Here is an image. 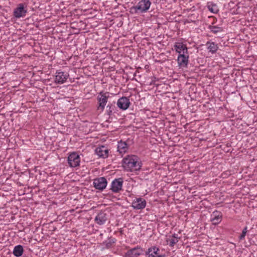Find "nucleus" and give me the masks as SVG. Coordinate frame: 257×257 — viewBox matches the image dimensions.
<instances>
[{"label": "nucleus", "instance_id": "obj_25", "mask_svg": "<svg viewBox=\"0 0 257 257\" xmlns=\"http://www.w3.org/2000/svg\"><path fill=\"white\" fill-rule=\"evenodd\" d=\"M115 239L114 238H110L108 239V241H106V246L107 248L110 247L112 244L114 243Z\"/></svg>", "mask_w": 257, "mask_h": 257}, {"label": "nucleus", "instance_id": "obj_13", "mask_svg": "<svg viewBox=\"0 0 257 257\" xmlns=\"http://www.w3.org/2000/svg\"><path fill=\"white\" fill-rule=\"evenodd\" d=\"M186 53H182L179 55L177 58L178 65L181 67H187L188 63V55Z\"/></svg>", "mask_w": 257, "mask_h": 257}, {"label": "nucleus", "instance_id": "obj_21", "mask_svg": "<svg viewBox=\"0 0 257 257\" xmlns=\"http://www.w3.org/2000/svg\"><path fill=\"white\" fill-rule=\"evenodd\" d=\"M206 6L208 10L213 14H217L219 12L217 5L212 2H208Z\"/></svg>", "mask_w": 257, "mask_h": 257}, {"label": "nucleus", "instance_id": "obj_11", "mask_svg": "<svg viewBox=\"0 0 257 257\" xmlns=\"http://www.w3.org/2000/svg\"><path fill=\"white\" fill-rule=\"evenodd\" d=\"M146 206V201L144 199L138 198L134 200L132 202V207L136 209H142Z\"/></svg>", "mask_w": 257, "mask_h": 257}, {"label": "nucleus", "instance_id": "obj_9", "mask_svg": "<svg viewBox=\"0 0 257 257\" xmlns=\"http://www.w3.org/2000/svg\"><path fill=\"white\" fill-rule=\"evenodd\" d=\"M122 183L123 180L122 178L115 179L111 183L110 189L113 192H118L122 189Z\"/></svg>", "mask_w": 257, "mask_h": 257}, {"label": "nucleus", "instance_id": "obj_10", "mask_svg": "<svg viewBox=\"0 0 257 257\" xmlns=\"http://www.w3.org/2000/svg\"><path fill=\"white\" fill-rule=\"evenodd\" d=\"M130 99L126 97H122L117 102V106L122 110H126L130 105Z\"/></svg>", "mask_w": 257, "mask_h": 257}, {"label": "nucleus", "instance_id": "obj_18", "mask_svg": "<svg viewBox=\"0 0 257 257\" xmlns=\"http://www.w3.org/2000/svg\"><path fill=\"white\" fill-rule=\"evenodd\" d=\"M174 48L176 52L179 54L182 53L187 54L188 50L186 45H184L182 43H176L174 45Z\"/></svg>", "mask_w": 257, "mask_h": 257}, {"label": "nucleus", "instance_id": "obj_16", "mask_svg": "<svg viewBox=\"0 0 257 257\" xmlns=\"http://www.w3.org/2000/svg\"><path fill=\"white\" fill-rule=\"evenodd\" d=\"M222 214L221 212L218 211H214L211 215V221L213 224L216 225L219 224L222 219Z\"/></svg>", "mask_w": 257, "mask_h": 257}, {"label": "nucleus", "instance_id": "obj_29", "mask_svg": "<svg viewBox=\"0 0 257 257\" xmlns=\"http://www.w3.org/2000/svg\"><path fill=\"white\" fill-rule=\"evenodd\" d=\"M176 237H177V235L176 234H174L172 236V238H176Z\"/></svg>", "mask_w": 257, "mask_h": 257}, {"label": "nucleus", "instance_id": "obj_8", "mask_svg": "<svg viewBox=\"0 0 257 257\" xmlns=\"http://www.w3.org/2000/svg\"><path fill=\"white\" fill-rule=\"evenodd\" d=\"M143 252V248L138 246L127 250L125 253V257H139Z\"/></svg>", "mask_w": 257, "mask_h": 257}, {"label": "nucleus", "instance_id": "obj_14", "mask_svg": "<svg viewBox=\"0 0 257 257\" xmlns=\"http://www.w3.org/2000/svg\"><path fill=\"white\" fill-rule=\"evenodd\" d=\"M159 251L160 249L158 247L153 246L148 249L145 254L147 257H155V255L157 256L159 254Z\"/></svg>", "mask_w": 257, "mask_h": 257}, {"label": "nucleus", "instance_id": "obj_15", "mask_svg": "<svg viewBox=\"0 0 257 257\" xmlns=\"http://www.w3.org/2000/svg\"><path fill=\"white\" fill-rule=\"evenodd\" d=\"M95 152L99 157L105 158L108 157V151L104 146L97 148Z\"/></svg>", "mask_w": 257, "mask_h": 257}, {"label": "nucleus", "instance_id": "obj_4", "mask_svg": "<svg viewBox=\"0 0 257 257\" xmlns=\"http://www.w3.org/2000/svg\"><path fill=\"white\" fill-rule=\"evenodd\" d=\"M109 93L105 92L103 93L101 92L99 93L97 96V100L98 103V109H101L103 111L104 109L105 106L107 102L108 98L109 97Z\"/></svg>", "mask_w": 257, "mask_h": 257}, {"label": "nucleus", "instance_id": "obj_20", "mask_svg": "<svg viewBox=\"0 0 257 257\" xmlns=\"http://www.w3.org/2000/svg\"><path fill=\"white\" fill-rule=\"evenodd\" d=\"M213 24V23L212 24ZM208 29L210 30L211 33L216 35L223 32V28L222 27L214 26L213 25H209Z\"/></svg>", "mask_w": 257, "mask_h": 257}, {"label": "nucleus", "instance_id": "obj_12", "mask_svg": "<svg viewBox=\"0 0 257 257\" xmlns=\"http://www.w3.org/2000/svg\"><path fill=\"white\" fill-rule=\"evenodd\" d=\"M107 219V215L105 211H101L97 214L94 220L95 222L99 225L104 224Z\"/></svg>", "mask_w": 257, "mask_h": 257}, {"label": "nucleus", "instance_id": "obj_23", "mask_svg": "<svg viewBox=\"0 0 257 257\" xmlns=\"http://www.w3.org/2000/svg\"><path fill=\"white\" fill-rule=\"evenodd\" d=\"M106 113L109 116H111L113 113H115L116 107L115 106V102L109 103L106 106Z\"/></svg>", "mask_w": 257, "mask_h": 257}, {"label": "nucleus", "instance_id": "obj_27", "mask_svg": "<svg viewBox=\"0 0 257 257\" xmlns=\"http://www.w3.org/2000/svg\"><path fill=\"white\" fill-rule=\"evenodd\" d=\"M243 232H245V233H247V226H245L242 230Z\"/></svg>", "mask_w": 257, "mask_h": 257}, {"label": "nucleus", "instance_id": "obj_22", "mask_svg": "<svg viewBox=\"0 0 257 257\" xmlns=\"http://www.w3.org/2000/svg\"><path fill=\"white\" fill-rule=\"evenodd\" d=\"M24 252V248L22 245H18L15 246L13 250V254L16 257H20L22 255Z\"/></svg>", "mask_w": 257, "mask_h": 257}, {"label": "nucleus", "instance_id": "obj_2", "mask_svg": "<svg viewBox=\"0 0 257 257\" xmlns=\"http://www.w3.org/2000/svg\"><path fill=\"white\" fill-rule=\"evenodd\" d=\"M151 4L150 0H141L130 9V13L132 15L145 13L150 9Z\"/></svg>", "mask_w": 257, "mask_h": 257}, {"label": "nucleus", "instance_id": "obj_26", "mask_svg": "<svg viewBox=\"0 0 257 257\" xmlns=\"http://www.w3.org/2000/svg\"><path fill=\"white\" fill-rule=\"evenodd\" d=\"M246 233H245V232H243V231H242L241 234L239 236V240L244 239V238L246 235Z\"/></svg>", "mask_w": 257, "mask_h": 257}, {"label": "nucleus", "instance_id": "obj_28", "mask_svg": "<svg viewBox=\"0 0 257 257\" xmlns=\"http://www.w3.org/2000/svg\"><path fill=\"white\" fill-rule=\"evenodd\" d=\"M156 257H166L165 254H158Z\"/></svg>", "mask_w": 257, "mask_h": 257}, {"label": "nucleus", "instance_id": "obj_17", "mask_svg": "<svg viewBox=\"0 0 257 257\" xmlns=\"http://www.w3.org/2000/svg\"><path fill=\"white\" fill-rule=\"evenodd\" d=\"M206 46L208 52L212 54L216 53L218 49V44L210 41L207 42Z\"/></svg>", "mask_w": 257, "mask_h": 257}, {"label": "nucleus", "instance_id": "obj_7", "mask_svg": "<svg viewBox=\"0 0 257 257\" xmlns=\"http://www.w3.org/2000/svg\"><path fill=\"white\" fill-rule=\"evenodd\" d=\"M69 77L67 73H65L61 70H57L56 73L55 82L57 84H63Z\"/></svg>", "mask_w": 257, "mask_h": 257}, {"label": "nucleus", "instance_id": "obj_5", "mask_svg": "<svg viewBox=\"0 0 257 257\" xmlns=\"http://www.w3.org/2000/svg\"><path fill=\"white\" fill-rule=\"evenodd\" d=\"M67 161L70 167L74 168L80 165V157L76 153H71L68 157Z\"/></svg>", "mask_w": 257, "mask_h": 257}, {"label": "nucleus", "instance_id": "obj_3", "mask_svg": "<svg viewBox=\"0 0 257 257\" xmlns=\"http://www.w3.org/2000/svg\"><path fill=\"white\" fill-rule=\"evenodd\" d=\"M27 13V6L23 3L19 4L13 12L14 16L17 19L25 17Z\"/></svg>", "mask_w": 257, "mask_h": 257}, {"label": "nucleus", "instance_id": "obj_6", "mask_svg": "<svg viewBox=\"0 0 257 257\" xmlns=\"http://www.w3.org/2000/svg\"><path fill=\"white\" fill-rule=\"evenodd\" d=\"M93 183L96 189L102 190L106 188L107 182L106 179L102 177L95 179Z\"/></svg>", "mask_w": 257, "mask_h": 257}, {"label": "nucleus", "instance_id": "obj_19", "mask_svg": "<svg viewBox=\"0 0 257 257\" xmlns=\"http://www.w3.org/2000/svg\"><path fill=\"white\" fill-rule=\"evenodd\" d=\"M128 146L125 142L120 141L118 142L117 151L120 154H123L127 152Z\"/></svg>", "mask_w": 257, "mask_h": 257}, {"label": "nucleus", "instance_id": "obj_1", "mask_svg": "<svg viewBox=\"0 0 257 257\" xmlns=\"http://www.w3.org/2000/svg\"><path fill=\"white\" fill-rule=\"evenodd\" d=\"M124 169L131 172L139 171L142 167V163L136 155H128L122 161Z\"/></svg>", "mask_w": 257, "mask_h": 257}, {"label": "nucleus", "instance_id": "obj_24", "mask_svg": "<svg viewBox=\"0 0 257 257\" xmlns=\"http://www.w3.org/2000/svg\"><path fill=\"white\" fill-rule=\"evenodd\" d=\"M169 245L171 246H173L178 241V237L171 238L169 239Z\"/></svg>", "mask_w": 257, "mask_h": 257}]
</instances>
